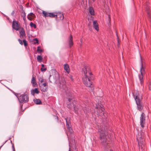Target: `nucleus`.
<instances>
[{
    "label": "nucleus",
    "instance_id": "4",
    "mask_svg": "<svg viewBox=\"0 0 151 151\" xmlns=\"http://www.w3.org/2000/svg\"><path fill=\"white\" fill-rule=\"evenodd\" d=\"M144 137V134L142 131L139 132L137 136V139L139 148L141 149L142 151L145 150V149Z\"/></svg>",
    "mask_w": 151,
    "mask_h": 151
},
{
    "label": "nucleus",
    "instance_id": "29",
    "mask_svg": "<svg viewBox=\"0 0 151 151\" xmlns=\"http://www.w3.org/2000/svg\"><path fill=\"white\" fill-rule=\"evenodd\" d=\"M30 25L31 27H33L35 29L36 28V25L35 24H33L32 22H31L30 23Z\"/></svg>",
    "mask_w": 151,
    "mask_h": 151
},
{
    "label": "nucleus",
    "instance_id": "20",
    "mask_svg": "<svg viewBox=\"0 0 151 151\" xmlns=\"http://www.w3.org/2000/svg\"><path fill=\"white\" fill-rule=\"evenodd\" d=\"M44 83H46L45 80L42 78H39V85H40L41 84H43Z\"/></svg>",
    "mask_w": 151,
    "mask_h": 151
},
{
    "label": "nucleus",
    "instance_id": "12",
    "mask_svg": "<svg viewBox=\"0 0 151 151\" xmlns=\"http://www.w3.org/2000/svg\"><path fill=\"white\" fill-rule=\"evenodd\" d=\"M12 28L16 30H18L20 28L17 21L14 20L12 23Z\"/></svg>",
    "mask_w": 151,
    "mask_h": 151
},
{
    "label": "nucleus",
    "instance_id": "33",
    "mask_svg": "<svg viewBox=\"0 0 151 151\" xmlns=\"http://www.w3.org/2000/svg\"><path fill=\"white\" fill-rule=\"evenodd\" d=\"M74 110L76 113H77V111L78 109L77 107L76 106L74 107Z\"/></svg>",
    "mask_w": 151,
    "mask_h": 151
},
{
    "label": "nucleus",
    "instance_id": "21",
    "mask_svg": "<svg viewBox=\"0 0 151 151\" xmlns=\"http://www.w3.org/2000/svg\"><path fill=\"white\" fill-rule=\"evenodd\" d=\"M42 13L45 17H49V13L43 11H42Z\"/></svg>",
    "mask_w": 151,
    "mask_h": 151
},
{
    "label": "nucleus",
    "instance_id": "31",
    "mask_svg": "<svg viewBox=\"0 0 151 151\" xmlns=\"http://www.w3.org/2000/svg\"><path fill=\"white\" fill-rule=\"evenodd\" d=\"M37 51L38 52H42V50L41 49H40V47L39 46H38L37 47Z\"/></svg>",
    "mask_w": 151,
    "mask_h": 151
},
{
    "label": "nucleus",
    "instance_id": "14",
    "mask_svg": "<svg viewBox=\"0 0 151 151\" xmlns=\"http://www.w3.org/2000/svg\"><path fill=\"white\" fill-rule=\"evenodd\" d=\"M19 32L20 34V37L21 38H23V37L25 35V32L23 28H21L20 29Z\"/></svg>",
    "mask_w": 151,
    "mask_h": 151
},
{
    "label": "nucleus",
    "instance_id": "41",
    "mask_svg": "<svg viewBox=\"0 0 151 151\" xmlns=\"http://www.w3.org/2000/svg\"><path fill=\"white\" fill-rule=\"evenodd\" d=\"M81 42L82 41V40L81 39Z\"/></svg>",
    "mask_w": 151,
    "mask_h": 151
},
{
    "label": "nucleus",
    "instance_id": "15",
    "mask_svg": "<svg viewBox=\"0 0 151 151\" xmlns=\"http://www.w3.org/2000/svg\"><path fill=\"white\" fill-rule=\"evenodd\" d=\"M93 27L97 31H99L98 24L97 21H94L93 22Z\"/></svg>",
    "mask_w": 151,
    "mask_h": 151
},
{
    "label": "nucleus",
    "instance_id": "6",
    "mask_svg": "<svg viewBox=\"0 0 151 151\" xmlns=\"http://www.w3.org/2000/svg\"><path fill=\"white\" fill-rule=\"evenodd\" d=\"M18 99L20 103H26L29 101V96L27 94H24L19 96Z\"/></svg>",
    "mask_w": 151,
    "mask_h": 151
},
{
    "label": "nucleus",
    "instance_id": "42",
    "mask_svg": "<svg viewBox=\"0 0 151 151\" xmlns=\"http://www.w3.org/2000/svg\"><path fill=\"white\" fill-rule=\"evenodd\" d=\"M69 151H70V149L69 150Z\"/></svg>",
    "mask_w": 151,
    "mask_h": 151
},
{
    "label": "nucleus",
    "instance_id": "10",
    "mask_svg": "<svg viewBox=\"0 0 151 151\" xmlns=\"http://www.w3.org/2000/svg\"><path fill=\"white\" fill-rule=\"evenodd\" d=\"M66 122V126L68 131L70 133L72 132V129L71 127V124L69 118L65 119Z\"/></svg>",
    "mask_w": 151,
    "mask_h": 151
},
{
    "label": "nucleus",
    "instance_id": "26",
    "mask_svg": "<svg viewBox=\"0 0 151 151\" xmlns=\"http://www.w3.org/2000/svg\"><path fill=\"white\" fill-rule=\"evenodd\" d=\"M149 8L147 7L146 8V11L148 15V17H150V11L149 10Z\"/></svg>",
    "mask_w": 151,
    "mask_h": 151
},
{
    "label": "nucleus",
    "instance_id": "34",
    "mask_svg": "<svg viewBox=\"0 0 151 151\" xmlns=\"http://www.w3.org/2000/svg\"><path fill=\"white\" fill-rule=\"evenodd\" d=\"M18 41L19 43L21 45H23V42H22V40L19 39H18Z\"/></svg>",
    "mask_w": 151,
    "mask_h": 151
},
{
    "label": "nucleus",
    "instance_id": "7",
    "mask_svg": "<svg viewBox=\"0 0 151 151\" xmlns=\"http://www.w3.org/2000/svg\"><path fill=\"white\" fill-rule=\"evenodd\" d=\"M140 59L141 63V67L140 69L141 75H139V78L141 84H142L143 83L142 79L143 78V75L145 73V72L144 68L143 66V61H142V60L141 56H140Z\"/></svg>",
    "mask_w": 151,
    "mask_h": 151
},
{
    "label": "nucleus",
    "instance_id": "43",
    "mask_svg": "<svg viewBox=\"0 0 151 151\" xmlns=\"http://www.w3.org/2000/svg\"><path fill=\"white\" fill-rule=\"evenodd\" d=\"M84 111L85 112V111Z\"/></svg>",
    "mask_w": 151,
    "mask_h": 151
},
{
    "label": "nucleus",
    "instance_id": "1",
    "mask_svg": "<svg viewBox=\"0 0 151 151\" xmlns=\"http://www.w3.org/2000/svg\"><path fill=\"white\" fill-rule=\"evenodd\" d=\"M65 82L63 80L60 83V87L61 90L65 93L68 100L67 103V107L69 109H71L74 106V104L73 99V94L68 90L65 85Z\"/></svg>",
    "mask_w": 151,
    "mask_h": 151
},
{
    "label": "nucleus",
    "instance_id": "8",
    "mask_svg": "<svg viewBox=\"0 0 151 151\" xmlns=\"http://www.w3.org/2000/svg\"><path fill=\"white\" fill-rule=\"evenodd\" d=\"M103 107V106L101 105L96 107V108L97 111V114L99 116H102L104 115V109Z\"/></svg>",
    "mask_w": 151,
    "mask_h": 151
},
{
    "label": "nucleus",
    "instance_id": "25",
    "mask_svg": "<svg viewBox=\"0 0 151 151\" xmlns=\"http://www.w3.org/2000/svg\"><path fill=\"white\" fill-rule=\"evenodd\" d=\"M42 57L40 55H38L37 57V59L38 61L39 62H41L42 60Z\"/></svg>",
    "mask_w": 151,
    "mask_h": 151
},
{
    "label": "nucleus",
    "instance_id": "28",
    "mask_svg": "<svg viewBox=\"0 0 151 151\" xmlns=\"http://www.w3.org/2000/svg\"><path fill=\"white\" fill-rule=\"evenodd\" d=\"M58 14L59 15L58 16H59L60 19L63 20L64 19V17L63 14Z\"/></svg>",
    "mask_w": 151,
    "mask_h": 151
},
{
    "label": "nucleus",
    "instance_id": "39",
    "mask_svg": "<svg viewBox=\"0 0 151 151\" xmlns=\"http://www.w3.org/2000/svg\"><path fill=\"white\" fill-rule=\"evenodd\" d=\"M23 20L25 21L26 19V17H23Z\"/></svg>",
    "mask_w": 151,
    "mask_h": 151
},
{
    "label": "nucleus",
    "instance_id": "30",
    "mask_svg": "<svg viewBox=\"0 0 151 151\" xmlns=\"http://www.w3.org/2000/svg\"><path fill=\"white\" fill-rule=\"evenodd\" d=\"M23 42L24 44V45L25 46H26L27 45V42L26 40H23Z\"/></svg>",
    "mask_w": 151,
    "mask_h": 151
},
{
    "label": "nucleus",
    "instance_id": "38",
    "mask_svg": "<svg viewBox=\"0 0 151 151\" xmlns=\"http://www.w3.org/2000/svg\"><path fill=\"white\" fill-rule=\"evenodd\" d=\"M109 22H110L111 21V18H110V17L109 15Z\"/></svg>",
    "mask_w": 151,
    "mask_h": 151
},
{
    "label": "nucleus",
    "instance_id": "22",
    "mask_svg": "<svg viewBox=\"0 0 151 151\" xmlns=\"http://www.w3.org/2000/svg\"><path fill=\"white\" fill-rule=\"evenodd\" d=\"M89 12L92 15H93L94 14V11L93 8L92 7H90L89 10Z\"/></svg>",
    "mask_w": 151,
    "mask_h": 151
},
{
    "label": "nucleus",
    "instance_id": "27",
    "mask_svg": "<svg viewBox=\"0 0 151 151\" xmlns=\"http://www.w3.org/2000/svg\"><path fill=\"white\" fill-rule=\"evenodd\" d=\"M42 71H45L46 70V68L44 67V65L43 64L42 65V68H41Z\"/></svg>",
    "mask_w": 151,
    "mask_h": 151
},
{
    "label": "nucleus",
    "instance_id": "37",
    "mask_svg": "<svg viewBox=\"0 0 151 151\" xmlns=\"http://www.w3.org/2000/svg\"><path fill=\"white\" fill-rule=\"evenodd\" d=\"M34 40H35L36 41V42H34V43L35 44H36L37 43H38V40L37 39H35Z\"/></svg>",
    "mask_w": 151,
    "mask_h": 151
},
{
    "label": "nucleus",
    "instance_id": "24",
    "mask_svg": "<svg viewBox=\"0 0 151 151\" xmlns=\"http://www.w3.org/2000/svg\"><path fill=\"white\" fill-rule=\"evenodd\" d=\"M58 14L55 15L53 13H49V17H57L58 16Z\"/></svg>",
    "mask_w": 151,
    "mask_h": 151
},
{
    "label": "nucleus",
    "instance_id": "17",
    "mask_svg": "<svg viewBox=\"0 0 151 151\" xmlns=\"http://www.w3.org/2000/svg\"><path fill=\"white\" fill-rule=\"evenodd\" d=\"M64 70L68 73H70V68L68 64H65L64 65Z\"/></svg>",
    "mask_w": 151,
    "mask_h": 151
},
{
    "label": "nucleus",
    "instance_id": "9",
    "mask_svg": "<svg viewBox=\"0 0 151 151\" xmlns=\"http://www.w3.org/2000/svg\"><path fill=\"white\" fill-rule=\"evenodd\" d=\"M145 114L143 113H142L140 117V125L143 128L144 127V125L145 124Z\"/></svg>",
    "mask_w": 151,
    "mask_h": 151
},
{
    "label": "nucleus",
    "instance_id": "32",
    "mask_svg": "<svg viewBox=\"0 0 151 151\" xmlns=\"http://www.w3.org/2000/svg\"><path fill=\"white\" fill-rule=\"evenodd\" d=\"M22 17H26V14L24 12H22Z\"/></svg>",
    "mask_w": 151,
    "mask_h": 151
},
{
    "label": "nucleus",
    "instance_id": "36",
    "mask_svg": "<svg viewBox=\"0 0 151 151\" xmlns=\"http://www.w3.org/2000/svg\"><path fill=\"white\" fill-rule=\"evenodd\" d=\"M149 89L151 90V82H150L149 86Z\"/></svg>",
    "mask_w": 151,
    "mask_h": 151
},
{
    "label": "nucleus",
    "instance_id": "3",
    "mask_svg": "<svg viewBox=\"0 0 151 151\" xmlns=\"http://www.w3.org/2000/svg\"><path fill=\"white\" fill-rule=\"evenodd\" d=\"M107 129V127L104 125L101 126L98 129L101 142L102 145L104 146H106L108 144V139L109 137L106 131Z\"/></svg>",
    "mask_w": 151,
    "mask_h": 151
},
{
    "label": "nucleus",
    "instance_id": "2",
    "mask_svg": "<svg viewBox=\"0 0 151 151\" xmlns=\"http://www.w3.org/2000/svg\"><path fill=\"white\" fill-rule=\"evenodd\" d=\"M92 74L88 66H86L82 69V76L83 83L87 87H92L91 77Z\"/></svg>",
    "mask_w": 151,
    "mask_h": 151
},
{
    "label": "nucleus",
    "instance_id": "19",
    "mask_svg": "<svg viewBox=\"0 0 151 151\" xmlns=\"http://www.w3.org/2000/svg\"><path fill=\"white\" fill-rule=\"evenodd\" d=\"M34 17V14L32 13H30L28 15L27 18L30 20H32Z\"/></svg>",
    "mask_w": 151,
    "mask_h": 151
},
{
    "label": "nucleus",
    "instance_id": "16",
    "mask_svg": "<svg viewBox=\"0 0 151 151\" xmlns=\"http://www.w3.org/2000/svg\"><path fill=\"white\" fill-rule=\"evenodd\" d=\"M39 93V91L37 88H35L34 89H32L31 91V94L33 96H34L35 93L38 94Z\"/></svg>",
    "mask_w": 151,
    "mask_h": 151
},
{
    "label": "nucleus",
    "instance_id": "35",
    "mask_svg": "<svg viewBox=\"0 0 151 151\" xmlns=\"http://www.w3.org/2000/svg\"><path fill=\"white\" fill-rule=\"evenodd\" d=\"M69 78H70V80L72 81H73V77L72 75H70Z\"/></svg>",
    "mask_w": 151,
    "mask_h": 151
},
{
    "label": "nucleus",
    "instance_id": "40",
    "mask_svg": "<svg viewBox=\"0 0 151 151\" xmlns=\"http://www.w3.org/2000/svg\"><path fill=\"white\" fill-rule=\"evenodd\" d=\"M110 151H113L112 150H110Z\"/></svg>",
    "mask_w": 151,
    "mask_h": 151
},
{
    "label": "nucleus",
    "instance_id": "13",
    "mask_svg": "<svg viewBox=\"0 0 151 151\" xmlns=\"http://www.w3.org/2000/svg\"><path fill=\"white\" fill-rule=\"evenodd\" d=\"M73 38L72 36V35H70L68 38V41L69 46L70 47H71L73 45Z\"/></svg>",
    "mask_w": 151,
    "mask_h": 151
},
{
    "label": "nucleus",
    "instance_id": "23",
    "mask_svg": "<svg viewBox=\"0 0 151 151\" xmlns=\"http://www.w3.org/2000/svg\"><path fill=\"white\" fill-rule=\"evenodd\" d=\"M34 101L37 104H40L41 103V101L39 99H36L34 100Z\"/></svg>",
    "mask_w": 151,
    "mask_h": 151
},
{
    "label": "nucleus",
    "instance_id": "5",
    "mask_svg": "<svg viewBox=\"0 0 151 151\" xmlns=\"http://www.w3.org/2000/svg\"><path fill=\"white\" fill-rule=\"evenodd\" d=\"M134 97L137 106V109L139 111H141L143 109L142 103L140 99L139 93L138 92L136 94H134Z\"/></svg>",
    "mask_w": 151,
    "mask_h": 151
},
{
    "label": "nucleus",
    "instance_id": "11",
    "mask_svg": "<svg viewBox=\"0 0 151 151\" xmlns=\"http://www.w3.org/2000/svg\"><path fill=\"white\" fill-rule=\"evenodd\" d=\"M39 86L41 91L45 92L47 91V85L46 83H44L43 84H41Z\"/></svg>",
    "mask_w": 151,
    "mask_h": 151
},
{
    "label": "nucleus",
    "instance_id": "18",
    "mask_svg": "<svg viewBox=\"0 0 151 151\" xmlns=\"http://www.w3.org/2000/svg\"><path fill=\"white\" fill-rule=\"evenodd\" d=\"M31 83L33 86L35 87L37 85V83L36 82L35 78L34 76L33 75L32 77V79L31 80Z\"/></svg>",
    "mask_w": 151,
    "mask_h": 151
}]
</instances>
